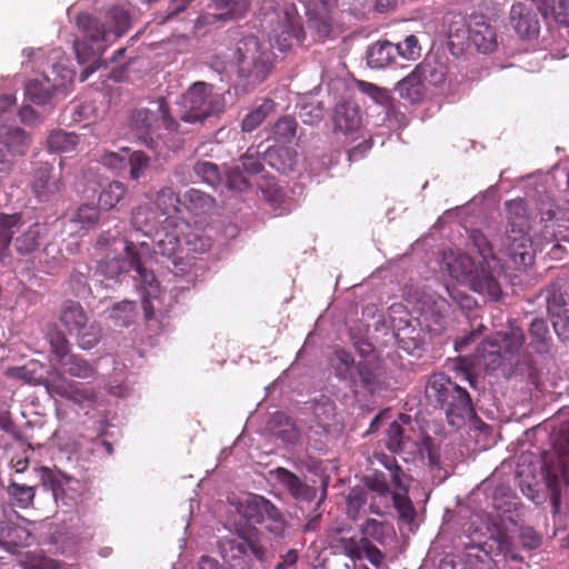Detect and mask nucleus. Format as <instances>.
Returning <instances> with one entry per match:
<instances>
[{
  "label": "nucleus",
  "mask_w": 569,
  "mask_h": 569,
  "mask_svg": "<svg viewBox=\"0 0 569 569\" xmlns=\"http://www.w3.org/2000/svg\"><path fill=\"white\" fill-rule=\"evenodd\" d=\"M49 342L54 360L59 363L64 357L69 356L70 347L64 335L61 331H52L49 333Z\"/></svg>",
  "instance_id": "58"
},
{
  "label": "nucleus",
  "mask_w": 569,
  "mask_h": 569,
  "mask_svg": "<svg viewBox=\"0 0 569 569\" xmlns=\"http://www.w3.org/2000/svg\"><path fill=\"white\" fill-rule=\"evenodd\" d=\"M519 541L523 549L535 550L541 545V536L532 527H522L519 531Z\"/></svg>",
  "instance_id": "64"
},
{
  "label": "nucleus",
  "mask_w": 569,
  "mask_h": 569,
  "mask_svg": "<svg viewBox=\"0 0 569 569\" xmlns=\"http://www.w3.org/2000/svg\"><path fill=\"white\" fill-rule=\"evenodd\" d=\"M181 206L192 216L202 217L213 213L217 202L209 193L191 188L183 193Z\"/></svg>",
  "instance_id": "25"
},
{
  "label": "nucleus",
  "mask_w": 569,
  "mask_h": 569,
  "mask_svg": "<svg viewBox=\"0 0 569 569\" xmlns=\"http://www.w3.org/2000/svg\"><path fill=\"white\" fill-rule=\"evenodd\" d=\"M59 365L66 373L79 379H89L97 375L96 366L79 355L70 353Z\"/></svg>",
  "instance_id": "32"
},
{
  "label": "nucleus",
  "mask_w": 569,
  "mask_h": 569,
  "mask_svg": "<svg viewBox=\"0 0 569 569\" xmlns=\"http://www.w3.org/2000/svg\"><path fill=\"white\" fill-rule=\"evenodd\" d=\"M99 220V210L94 206L81 204L72 216V221L80 223L82 228H91Z\"/></svg>",
  "instance_id": "57"
},
{
  "label": "nucleus",
  "mask_w": 569,
  "mask_h": 569,
  "mask_svg": "<svg viewBox=\"0 0 569 569\" xmlns=\"http://www.w3.org/2000/svg\"><path fill=\"white\" fill-rule=\"evenodd\" d=\"M308 24L320 39L327 38L332 29V19L326 8L318 12H309Z\"/></svg>",
  "instance_id": "48"
},
{
  "label": "nucleus",
  "mask_w": 569,
  "mask_h": 569,
  "mask_svg": "<svg viewBox=\"0 0 569 569\" xmlns=\"http://www.w3.org/2000/svg\"><path fill=\"white\" fill-rule=\"evenodd\" d=\"M506 231L498 237V252L516 266H530L535 259L530 236L531 216L521 199L506 201Z\"/></svg>",
  "instance_id": "1"
},
{
  "label": "nucleus",
  "mask_w": 569,
  "mask_h": 569,
  "mask_svg": "<svg viewBox=\"0 0 569 569\" xmlns=\"http://www.w3.org/2000/svg\"><path fill=\"white\" fill-rule=\"evenodd\" d=\"M468 39L477 51L488 54L497 49L496 28L482 14H473L468 24Z\"/></svg>",
  "instance_id": "20"
},
{
  "label": "nucleus",
  "mask_w": 569,
  "mask_h": 569,
  "mask_svg": "<svg viewBox=\"0 0 569 569\" xmlns=\"http://www.w3.org/2000/svg\"><path fill=\"white\" fill-rule=\"evenodd\" d=\"M333 127L345 134L357 131L361 126V111L357 103L346 101L338 103L333 110Z\"/></svg>",
  "instance_id": "23"
},
{
  "label": "nucleus",
  "mask_w": 569,
  "mask_h": 569,
  "mask_svg": "<svg viewBox=\"0 0 569 569\" xmlns=\"http://www.w3.org/2000/svg\"><path fill=\"white\" fill-rule=\"evenodd\" d=\"M21 220L20 213H0V259L9 249L14 230L20 227Z\"/></svg>",
  "instance_id": "39"
},
{
  "label": "nucleus",
  "mask_w": 569,
  "mask_h": 569,
  "mask_svg": "<svg viewBox=\"0 0 569 569\" xmlns=\"http://www.w3.org/2000/svg\"><path fill=\"white\" fill-rule=\"evenodd\" d=\"M259 17L274 47L286 52L305 39L302 18L293 3H279L277 0H262Z\"/></svg>",
  "instance_id": "3"
},
{
  "label": "nucleus",
  "mask_w": 569,
  "mask_h": 569,
  "mask_svg": "<svg viewBox=\"0 0 569 569\" xmlns=\"http://www.w3.org/2000/svg\"><path fill=\"white\" fill-rule=\"evenodd\" d=\"M282 156L288 157L289 150L286 148H272L270 147L264 154L263 160L277 171L284 172L287 169H291V162L286 163L281 160Z\"/></svg>",
  "instance_id": "62"
},
{
  "label": "nucleus",
  "mask_w": 569,
  "mask_h": 569,
  "mask_svg": "<svg viewBox=\"0 0 569 569\" xmlns=\"http://www.w3.org/2000/svg\"><path fill=\"white\" fill-rule=\"evenodd\" d=\"M126 191V186L120 181L109 183L99 194V206L104 210L114 208L123 198Z\"/></svg>",
  "instance_id": "46"
},
{
  "label": "nucleus",
  "mask_w": 569,
  "mask_h": 569,
  "mask_svg": "<svg viewBox=\"0 0 569 569\" xmlns=\"http://www.w3.org/2000/svg\"><path fill=\"white\" fill-rule=\"evenodd\" d=\"M76 23L83 39L74 41L73 48L78 62L84 64L103 53L108 41L107 23L86 12L77 16Z\"/></svg>",
  "instance_id": "11"
},
{
  "label": "nucleus",
  "mask_w": 569,
  "mask_h": 569,
  "mask_svg": "<svg viewBox=\"0 0 569 569\" xmlns=\"http://www.w3.org/2000/svg\"><path fill=\"white\" fill-rule=\"evenodd\" d=\"M46 388L52 396H59L79 406L96 402V392L92 388L66 379L61 373L46 381Z\"/></svg>",
  "instance_id": "17"
},
{
  "label": "nucleus",
  "mask_w": 569,
  "mask_h": 569,
  "mask_svg": "<svg viewBox=\"0 0 569 569\" xmlns=\"http://www.w3.org/2000/svg\"><path fill=\"white\" fill-rule=\"evenodd\" d=\"M415 432L409 415L400 413L386 430V447L392 453L402 452L412 442Z\"/></svg>",
  "instance_id": "21"
},
{
  "label": "nucleus",
  "mask_w": 569,
  "mask_h": 569,
  "mask_svg": "<svg viewBox=\"0 0 569 569\" xmlns=\"http://www.w3.org/2000/svg\"><path fill=\"white\" fill-rule=\"evenodd\" d=\"M555 452L545 460L546 481L551 491L553 507L560 503L561 492L569 489V433L562 440H553Z\"/></svg>",
  "instance_id": "13"
},
{
  "label": "nucleus",
  "mask_w": 569,
  "mask_h": 569,
  "mask_svg": "<svg viewBox=\"0 0 569 569\" xmlns=\"http://www.w3.org/2000/svg\"><path fill=\"white\" fill-rule=\"evenodd\" d=\"M547 311L552 319L569 320V293L552 290L547 298Z\"/></svg>",
  "instance_id": "42"
},
{
  "label": "nucleus",
  "mask_w": 569,
  "mask_h": 569,
  "mask_svg": "<svg viewBox=\"0 0 569 569\" xmlns=\"http://www.w3.org/2000/svg\"><path fill=\"white\" fill-rule=\"evenodd\" d=\"M71 335L76 336L78 345L82 349L93 348L101 339L99 322H66Z\"/></svg>",
  "instance_id": "28"
},
{
  "label": "nucleus",
  "mask_w": 569,
  "mask_h": 569,
  "mask_svg": "<svg viewBox=\"0 0 569 569\" xmlns=\"http://www.w3.org/2000/svg\"><path fill=\"white\" fill-rule=\"evenodd\" d=\"M397 47L388 40H378L367 50V64L371 69H385L395 63Z\"/></svg>",
  "instance_id": "26"
},
{
  "label": "nucleus",
  "mask_w": 569,
  "mask_h": 569,
  "mask_svg": "<svg viewBox=\"0 0 569 569\" xmlns=\"http://www.w3.org/2000/svg\"><path fill=\"white\" fill-rule=\"evenodd\" d=\"M7 491L11 500L23 509L28 508L34 498V488L31 486L11 482Z\"/></svg>",
  "instance_id": "52"
},
{
  "label": "nucleus",
  "mask_w": 569,
  "mask_h": 569,
  "mask_svg": "<svg viewBox=\"0 0 569 569\" xmlns=\"http://www.w3.org/2000/svg\"><path fill=\"white\" fill-rule=\"evenodd\" d=\"M224 107L226 101L222 93L214 91L212 84L198 81L182 96L180 119L189 123L202 122L209 117L221 113Z\"/></svg>",
  "instance_id": "7"
},
{
  "label": "nucleus",
  "mask_w": 569,
  "mask_h": 569,
  "mask_svg": "<svg viewBox=\"0 0 569 569\" xmlns=\"http://www.w3.org/2000/svg\"><path fill=\"white\" fill-rule=\"evenodd\" d=\"M82 318L87 319V315L80 302L67 300L61 305L60 320H78Z\"/></svg>",
  "instance_id": "63"
},
{
  "label": "nucleus",
  "mask_w": 569,
  "mask_h": 569,
  "mask_svg": "<svg viewBox=\"0 0 569 569\" xmlns=\"http://www.w3.org/2000/svg\"><path fill=\"white\" fill-rule=\"evenodd\" d=\"M400 326L396 327L395 337L400 348L406 350L416 349L423 342V332L421 328H416L412 322H398Z\"/></svg>",
  "instance_id": "34"
},
{
  "label": "nucleus",
  "mask_w": 569,
  "mask_h": 569,
  "mask_svg": "<svg viewBox=\"0 0 569 569\" xmlns=\"http://www.w3.org/2000/svg\"><path fill=\"white\" fill-rule=\"evenodd\" d=\"M79 142V137L74 132H66L63 130H53L47 139L50 151L68 152L74 149Z\"/></svg>",
  "instance_id": "43"
},
{
  "label": "nucleus",
  "mask_w": 569,
  "mask_h": 569,
  "mask_svg": "<svg viewBox=\"0 0 569 569\" xmlns=\"http://www.w3.org/2000/svg\"><path fill=\"white\" fill-rule=\"evenodd\" d=\"M539 12L557 23L569 27V0H531Z\"/></svg>",
  "instance_id": "31"
},
{
  "label": "nucleus",
  "mask_w": 569,
  "mask_h": 569,
  "mask_svg": "<svg viewBox=\"0 0 569 569\" xmlns=\"http://www.w3.org/2000/svg\"><path fill=\"white\" fill-rule=\"evenodd\" d=\"M131 269L130 259L126 256L120 258L119 256L109 254L99 261L97 272L106 278H117L118 276L128 272Z\"/></svg>",
  "instance_id": "38"
},
{
  "label": "nucleus",
  "mask_w": 569,
  "mask_h": 569,
  "mask_svg": "<svg viewBox=\"0 0 569 569\" xmlns=\"http://www.w3.org/2000/svg\"><path fill=\"white\" fill-rule=\"evenodd\" d=\"M383 522L369 518L360 527L361 537L370 541L375 540L378 543H383Z\"/></svg>",
  "instance_id": "60"
},
{
  "label": "nucleus",
  "mask_w": 569,
  "mask_h": 569,
  "mask_svg": "<svg viewBox=\"0 0 569 569\" xmlns=\"http://www.w3.org/2000/svg\"><path fill=\"white\" fill-rule=\"evenodd\" d=\"M30 538V533L22 527L12 526L9 527L8 533L3 539L0 540V545L9 550L13 551L12 548L27 545Z\"/></svg>",
  "instance_id": "55"
},
{
  "label": "nucleus",
  "mask_w": 569,
  "mask_h": 569,
  "mask_svg": "<svg viewBox=\"0 0 569 569\" xmlns=\"http://www.w3.org/2000/svg\"><path fill=\"white\" fill-rule=\"evenodd\" d=\"M392 502L400 520L407 523L415 521L417 512L412 501L408 497V492H393Z\"/></svg>",
  "instance_id": "51"
},
{
  "label": "nucleus",
  "mask_w": 569,
  "mask_h": 569,
  "mask_svg": "<svg viewBox=\"0 0 569 569\" xmlns=\"http://www.w3.org/2000/svg\"><path fill=\"white\" fill-rule=\"evenodd\" d=\"M27 98L36 104H46L51 99V92L39 80H30L26 86Z\"/></svg>",
  "instance_id": "56"
},
{
  "label": "nucleus",
  "mask_w": 569,
  "mask_h": 569,
  "mask_svg": "<svg viewBox=\"0 0 569 569\" xmlns=\"http://www.w3.org/2000/svg\"><path fill=\"white\" fill-rule=\"evenodd\" d=\"M298 123L291 116L280 117L272 127L273 139L279 143H290L296 137Z\"/></svg>",
  "instance_id": "44"
},
{
  "label": "nucleus",
  "mask_w": 569,
  "mask_h": 569,
  "mask_svg": "<svg viewBox=\"0 0 569 569\" xmlns=\"http://www.w3.org/2000/svg\"><path fill=\"white\" fill-rule=\"evenodd\" d=\"M277 480L290 492L295 499L303 501H312L317 496L315 487L305 483L296 473L283 468L278 467L273 471Z\"/></svg>",
  "instance_id": "24"
},
{
  "label": "nucleus",
  "mask_w": 569,
  "mask_h": 569,
  "mask_svg": "<svg viewBox=\"0 0 569 569\" xmlns=\"http://www.w3.org/2000/svg\"><path fill=\"white\" fill-rule=\"evenodd\" d=\"M217 9L222 10L220 18L223 20L236 19L244 14L247 3L244 0H213Z\"/></svg>",
  "instance_id": "54"
},
{
  "label": "nucleus",
  "mask_w": 569,
  "mask_h": 569,
  "mask_svg": "<svg viewBox=\"0 0 569 569\" xmlns=\"http://www.w3.org/2000/svg\"><path fill=\"white\" fill-rule=\"evenodd\" d=\"M238 538H222L218 542L219 552L222 559L229 566H236V562L243 560L248 552L259 561L263 562L267 558V548L258 539V529L248 527L237 529Z\"/></svg>",
  "instance_id": "12"
},
{
  "label": "nucleus",
  "mask_w": 569,
  "mask_h": 569,
  "mask_svg": "<svg viewBox=\"0 0 569 569\" xmlns=\"http://www.w3.org/2000/svg\"><path fill=\"white\" fill-rule=\"evenodd\" d=\"M335 375L350 387H361L373 393L381 386V380L369 360L355 361L352 355L343 348H335L328 358Z\"/></svg>",
  "instance_id": "8"
},
{
  "label": "nucleus",
  "mask_w": 569,
  "mask_h": 569,
  "mask_svg": "<svg viewBox=\"0 0 569 569\" xmlns=\"http://www.w3.org/2000/svg\"><path fill=\"white\" fill-rule=\"evenodd\" d=\"M156 204L163 214H170L179 211L178 207L181 204V198L171 187H163L157 192Z\"/></svg>",
  "instance_id": "50"
},
{
  "label": "nucleus",
  "mask_w": 569,
  "mask_h": 569,
  "mask_svg": "<svg viewBox=\"0 0 569 569\" xmlns=\"http://www.w3.org/2000/svg\"><path fill=\"white\" fill-rule=\"evenodd\" d=\"M183 229H189V226L183 221L168 217L164 220V226L161 231L157 232V241L153 248L154 254L172 258L182 251Z\"/></svg>",
  "instance_id": "18"
},
{
  "label": "nucleus",
  "mask_w": 569,
  "mask_h": 569,
  "mask_svg": "<svg viewBox=\"0 0 569 569\" xmlns=\"http://www.w3.org/2000/svg\"><path fill=\"white\" fill-rule=\"evenodd\" d=\"M258 188L261 191L264 201L270 208L278 214L284 213L286 209V194L280 186L276 182L273 177L262 176L258 183Z\"/></svg>",
  "instance_id": "29"
},
{
  "label": "nucleus",
  "mask_w": 569,
  "mask_h": 569,
  "mask_svg": "<svg viewBox=\"0 0 569 569\" xmlns=\"http://www.w3.org/2000/svg\"><path fill=\"white\" fill-rule=\"evenodd\" d=\"M525 342L523 330L508 326L507 330L497 331L495 337L483 339L478 347V356L487 371H495L502 363V357L516 356Z\"/></svg>",
  "instance_id": "9"
},
{
  "label": "nucleus",
  "mask_w": 569,
  "mask_h": 569,
  "mask_svg": "<svg viewBox=\"0 0 569 569\" xmlns=\"http://www.w3.org/2000/svg\"><path fill=\"white\" fill-rule=\"evenodd\" d=\"M397 54L406 60H416L420 57L421 47L418 38L413 34L407 36L402 43L395 44Z\"/></svg>",
  "instance_id": "59"
},
{
  "label": "nucleus",
  "mask_w": 569,
  "mask_h": 569,
  "mask_svg": "<svg viewBox=\"0 0 569 569\" xmlns=\"http://www.w3.org/2000/svg\"><path fill=\"white\" fill-rule=\"evenodd\" d=\"M108 36L113 34L114 38L123 36L131 26L130 14L127 10L113 7L104 16Z\"/></svg>",
  "instance_id": "35"
},
{
  "label": "nucleus",
  "mask_w": 569,
  "mask_h": 569,
  "mask_svg": "<svg viewBox=\"0 0 569 569\" xmlns=\"http://www.w3.org/2000/svg\"><path fill=\"white\" fill-rule=\"evenodd\" d=\"M238 512L249 521L263 525L276 537H281L287 528L283 513L268 499L249 495L238 505Z\"/></svg>",
  "instance_id": "14"
},
{
  "label": "nucleus",
  "mask_w": 569,
  "mask_h": 569,
  "mask_svg": "<svg viewBox=\"0 0 569 569\" xmlns=\"http://www.w3.org/2000/svg\"><path fill=\"white\" fill-rule=\"evenodd\" d=\"M368 501V492L361 487H355L350 490L347 497V516L351 520H357L362 512Z\"/></svg>",
  "instance_id": "45"
},
{
  "label": "nucleus",
  "mask_w": 569,
  "mask_h": 569,
  "mask_svg": "<svg viewBox=\"0 0 569 569\" xmlns=\"http://www.w3.org/2000/svg\"><path fill=\"white\" fill-rule=\"evenodd\" d=\"M157 223V214L149 204L138 206L132 210L131 224L137 231L149 234Z\"/></svg>",
  "instance_id": "40"
},
{
  "label": "nucleus",
  "mask_w": 569,
  "mask_h": 569,
  "mask_svg": "<svg viewBox=\"0 0 569 569\" xmlns=\"http://www.w3.org/2000/svg\"><path fill=\"white\" fill-rule=\"evenodd\" d=\"M396 90L401 99L411 104L420 103L427 96L426 83L416 68L397 83Z\"/></svg>",
  "instance_id": "27"
},
{
  "label": "nucleus",
  "mask_w": 569,
  "mask_h": 569,
  "mask_svg": "<svg viewBox=\"0 0 569 569\" xmlns=\"http://www.w3.org/2000/svg\"><path fill=\"white\" fill-rule=\"evenodd\" d=\"M312 415L316 423L323 430H328L336 418L335 401L327 396H321L312 405Z\"/></svg>",
  "instance_id": "36"
},
{
  "label": "nucleus",
  "mask_w": 569,
  "mask_h": 569,
  "mask_svg": "<svg viewBox=\"0 0 569 569\" xmlns=\"http://www.w3.org/2000/svg\"><path fill=\"white\" fill-rule=\"evenodd\" d=\"M336 547L353 561L365 557L376 568H380L386 559L385 553L372 541L362 537L358 538L353 531L346 537L338 538Z\"/></svg>",
  "instance_id": "16"
},
{
  "label": "nucleus",
  "mask_w": 569,
  "mask_h": 569,
  "mask_svg": "<svg viewBox=\"0 0 569 569\" xmlns=\"http://www.w3.org/2000/svg\"><path fill=\"white\" fill-rule=\"evenodd\" d=\"M233 58L238 80L247 90L264 82L274 68L273 52L254 36H248L237 43Z\"/></svg>",
  "instance_id": "4"
},
{
  "label": "nucleus",
  "mask_w": 569,
  "mask_h": 569,
  "mask_svg": "<svg viewBox=\"0 0 569 569\" xmlns=\"http://www.w3.org/2000/svg\"><path fill=\"white\" fill-rule=\"evenodd\" d=\"M129 126L141 142L158 154L162 153L163 142L157 131L163 127L167 130H177L178 123L171 117L169 106L163 97H160L154 109L138 108L129 118Z\"/></svg>",
  "instance_id": "6"
},
{
  "label": "nucleus",
  "mask_w": 569,
  "mask_h": 569,
  "mask_svg": "<svg viewBox=\"0 0 569 569\" xmlns=\"http://www.w3.org/2000/svg\"><path fill=\"white\" fill-rule=\"evenodd\" d=\"M274 102L271 99H263V101L251 110L241 122V129L244 132H251L257 129L273 111Z\"/></svg>",
  "instance_id": "41"
},
{
  "label": "nucleus",
  "mask_w": 569,
  "mask_h": 569,
  "mask_svg": "<svg viewBox=\"0 0 569 569\" xmlns=\"http://www.w3.org/2000/svg\"><path fill=\"white\" fill-rule=\"evenodd\" d=\"M509 23L522 40L536 39L540 33L538 13L531 6L523 2H517L511 6Z\"/></svg>",
  "instance_id": "19"
},
{
  "label": "nucleus",
  "mask_w": 569,
  "mask_h": 569,
  "mask_svg": "<svg viewBox=\"0 0 569 569\" xmlns=\"http://www.w3.org/2000/svg\"><path fill=\"white\" fill-rule=\"evenodd\" d=\"M188 230V232L183 231L182 234L187 252L203 253L210 250L212 244L210 237L199 230H192L190 228Z\"/></svg>",
  "instance_id": "47"
},
{
  "label": "nucleus",
  "mask_w": 569,
  "mask_h": 569,
  "mask_svg": "<svg viewBox=\"0 0 569 569\" xmlns=\"http://www.w3.org/2000/svg\"><path fill=\"white\" fill-rule=\"evenodd\" d=\"M470 240L479 254L478 260H480L485 264L490 266V260L507 259L506 257L498 252V247L496 246L498 242V238L495 240V243L492 244L487 240V238L480 230H471Z\"/></svg>",
  "instance_id": "33"
},
{
  "label": "nucleus",
  "mask_w": 569,
  "mask_h": 569,
  "mask_svg": "<svg viewBox=\"0 0 569 569\" xmlns=\"http://www.w3.org/2000/svg\"><path fill=\"white\" fill-rule=\"evenodd\" d=\"M193 172L210 186H216L221 181V172L218 166L210 161H197L193 166Z\"/></svg>",
  "instance_id": "53"
},
{
  "label": "nucleus",
  "mask_w": 569,
  "mask_h": 569,
  "mask_svg": "<svg viewBox=\"0 0 569 569\" xmlns=\"http://www.w3.org/2000/svg\"><path fill=\"white\" fill-rule=\"evenodd\" d=\"M150 164V158L142 151H133L129 157L130 178L139 180Z\"/></svg>",
  "instance_id": "61"
},
{
  "label": "nucleus",
  "mask_w": 569,
  "mask_h": 569,
  "mask_svg": "<svg viewBox=\"0 0 569 569\" xmlns=\"http://www.w3.org/2000/svg\"><path fill=\"white\" fill-rule=\"evenodd\" d=\"M47 224L34 222L28 227L14 240V247L21 254H29L33 252L39 246L41 240L47 236Z\"/></svg>",
  "instance_id": "30"
},
{
  "label": "nucleus",
  "mask_w": 569,
  "mask_h": 569,
  "mask_svg": "<svg viewBox=\"0 0 569 569\" xmlns=\"http://www.w3.org/2000/svg\"><path fill=\"white\" fill-rule=\"evenodd\" d=\"M449 274L458 282L466 283L471 290L496 301L501 297V287L493 276L491 267L469 254L459 253L445 258Z\"/></svg>",
  "instance_id": "5"
},
{
  "label": "nucleus",
  "mask_w": 569,
  "mask_h": 569,
  "mask_svg": "<svg viewBox=\"0 0 569 569\" xmlns=\"http://www.w3.org/2000/svg\"><path fill=\"white\" fill-rule=\"evenodd\" d=\"M415 68L426 84L437 89H443L449 74L447 58L428 54Z\"/></svg>",
  "instance_id": "22"
},
{
  "label": "nucleus",
  "mask_w": 569,
  "mask_h": 569,
  "mask_svg": "<svg viewBox=\"0 0 569 569\" xmlns=\"http://www.w3.org/2000/svg\"><path fill=\"white\" fill-rule=\"evenodd\" d=\"M425 396L430 406L443 411L447 422L456 429L477 417L469 392L442 372L429 376Z\"/></svg>",
  "instance_id": "2"
},
{
  "label": "nucleus",
  "mask_w": 569,
  "mask_h": 569,
  "mask_svg": "<svg viewBox=\"0 0 569 569\" xmlns=\"http://www.w3.org/2000/svg\"><path fill=\"white\" fill-rule=\"evenodd\" d=\"M64 183L61 172H56L48 162H38L34 167L31 190L41 202L56 199L62 191Z\"/></svg>",
  "instance_id": "15"
},
{
  "label": "nucleus",
  "mask_w": 569,
  "mask_h": 569,
  "mask_svg": "<svg viewBox=\"0 0 569 569\" xmlns=\"http://www.w3.org/2000/svg\"><path fill=\"white\" fill-rule=\"evenodd\" d=\"M124 254L130 259L131 269L137 272V280L143 293L142 306L146 320H151L153 311L150 300L158 298L160 295V282L154 272L146 268L148 260L152 258L151 248L149 243L144 241L138 244L132 241H127Z\"/></svg>",
  "instance_id": "10"
},
{
  "label": "nucleus",
  "mask_w": 569,
  "mask_h": 569,
  "mask_svg": "<svg viewBox=\"0 0 569 569\" xmlns=\"http://www.w3.org/2000/svg\"><path fill=\"white\" fill-rule=\"evenodd\" d=\"M426 309H429V305L425 300H418L417 305H412L410 299H407V305L403 306L402 303H393L390 306V318L393 319V315L401 312L402 310H406L408 316L410 317L409 320H420V318H425L427 320L428 313Z\"/></svg>",
  "instance_id": "49"
},
{
  "label": "nucleus",
  "mask_w": 569,
  "mask_h": 569,
  "mask_svg": "<svg viewBox=\"0 0 569 569\" xmlns=\"http://www.w3.org/2000/svg\"><path fill=\"white\" fill-rule=\"evenodd\" d=\"M30 137L21 128H10L0 142L7 148L10 156H23L30 146Z\"/></svg>",
  "instance_id": "37"
}]
</instances>
